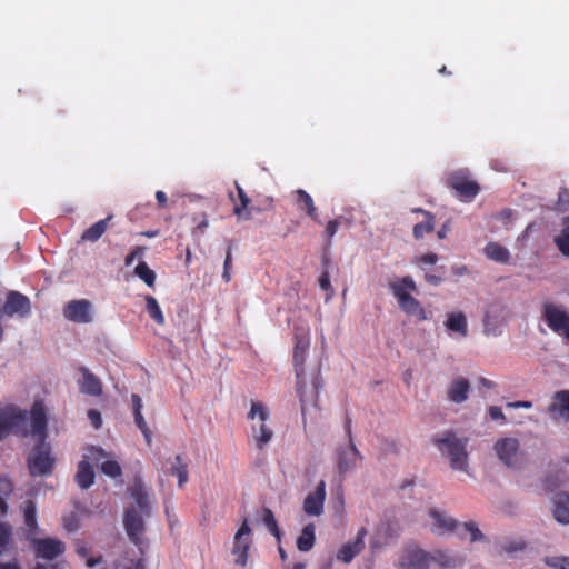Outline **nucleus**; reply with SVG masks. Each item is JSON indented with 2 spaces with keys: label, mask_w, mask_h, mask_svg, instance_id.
Returning <instances> with one entry per match:
<instances>
[{
  "label": "nucleus",
  "mask_w": 569,
  "mask_h": 569,
  "mask_svg": "<svg viewBox=\"0 0 569 569\" xmlns=\"http://www.w3.org/2000/svg\"><path fill=\"white\" fill-rule=\"evenodd\" d=\"M91 308V302L87 299L71 300L66 305L63 316L76 323H88L92 320Z\"/></svg>",
  "instance_id": "obj_13"
},
{
  "label": "nucleus",
  "mask_w": 569,
  "mask_h": 569,
  "mask_svg": "<svg viewBox=\"0 0 569 569\" xmlns=\"http://www.w3.org/2000/svg\"><path fill=\"white\" fill-rule=\"evenodd\" d=\"M131 402H132L133 412L142 410V400L138 395H136V393L131 395Z\"/></svg>",
  "instance_id": "obj_62"
},
{
  "label": "nucleus",
  "mask_w": 569,
  "mask_h": 569,
  "mask_svg": "<svg viewBox=\"0 0 569 569\" xmlns=\"http://www.w3.org/2000/svg\"><path fill=\"white\" fill-rule=\"evenodd\" d=\"M342 222H348V220L345 219L343 217H339L328 221L323 232L328 246L331 244V239L337 233L338 228L341 226Z\"/></svg>",
  "instance_id": "obj_42"
},
{
  "label": "nucleus",
  "mask_w": 569,
  "mask_h": 569,
  "mask_svg": "<svg viewBox=\"0 0 569 569\" xmlns=\"http://www.w3.org/2000/svg\"><path fill=\"white\" fill-rule=\"evenodd\" d=\"M295 203L301 211L306 212L315 222L321 223L319 220L317 208L315 206L312 197L303 189L293 191Z\"/></svg>",
  "instance_id": "obj_23"
},
{
  "label": "nucleus",
  "mask_w": 569,
  "mask_h": 569,
  "mask_svg": "<svg viewBox=\"0 0 569 569\" xmlns=\"http://www.w3.org/2000/svg\"><path fill=\"white\" fill-rule=\"evenodd\" d=\"M430 563V555L419 548L408 550L402 562L403 569H428Z\"/></svg>",
  "instance_id": "obj_22"
},
{
  "label": "nucleus",
  "mask_w": 569,
  "mask_h": 569,
  "mask_svg": "<svg viewBox=\"0 0 569 569\" xmlns=\"http://www.w3.org/2000/svg\"><path fill=\"white\" fill-rule=\"evenodd\" d=\"M79 372L82 375V379L78 382L80 391L88 396H101L102 382L100 379L86 367H80Z\"/></svg>",
  "instance_id": "obj_20"
},
{
  "label": "nucleus",
  "mask_w": 569,
  "mask_h": 569,
  "mask_svg": "<svg viewBox=\"0 0 569 569\" xmlns=\"http://www.w3.org/2000/svg\"><path fill=\"white\" fill-rule=\"evenodd\" d=\"M470 392V383L466 378L455 379L448 388V399L455 403L465 402Z\"/></svg>",
  "instance_id": "obj_24"
},
{
  "label": "nucleus",
  "mask_w": 569,
  "mask_h": 569,
  "mask_svg": "<svg viewBox=\"0 0 569 569\" xmlns=\"http://www.w3.org/2000/svg\"><path fill=\"white\" fill-rule=\"evenodd\" d=\"M1 313L7 317L19 316L26 318L31 313L30 299L19 291H9L1 309Z\"/></svg>",
  "instance_id": "obj_12"
},
{
  "label": "nucleus",
  "mask_w": 569,
  "mask_h": 569,
  "mask_svg": "<svg viewBox=\"0 0 569 569\" xmlns=\"http://www.w3.org/2000/svg\"><path fill=\"white\" fill-rule=\"evenodd\" d=\"M431 560L439 562L443 567H447L451 563L450 557L440 550L436 551L433 555H430V561Z\"/></svg>",
  "instance_id": "obj_55"
},
{
  "label": "nucleus",
  "mask_w": 569,
  "mask_h": 569,
  "mask_svg": "<svg viewBox=\"0 0 569 569\" xmlns=\"http://www.w3.org/2000/svg\"><path fill=\"white\" fill-rule=\"evenodd\" d=\"M488 413H489V417L492 419V420H500L502 423H506L507 422V419H506V416L505 413L502 412L501 408L500 407H497V406H490L488 408Z\"/></svg>",
  "instance_id": "obj_54"
},
{
  "label": "nucleus",
  "mask_w": 569,
  "mask_h": 569,
  "mask_svg": "<svg viewBox=\"0 0 569 569\" xmlns=\"http://www.w3.org/2000/svg\"><path fill=\"white\" fill-rule=\"evenodd\" d=\"M399 308L406 315L415 317L419 321L428 319V313L421 302L412 296L417 291V284L410 276H405L389 283Z\"/></svg>",
  "instance_id": "obj_3"
},
{
  "label": "nucleus",
  "mask_w": 569,
  "mask_h": 569,
  "mask_svg": "<svg viewBox=\"0 0 569 569\" xmlns=\"http://www.w3.org/2000/svg\"><path fill=\"white\" fill-rule=\"evenodd\" d=\"M23 520L26 525V538L32 539L38 535L37 507L33 500H26L22 506Z\"/></svg>",
  "instance_id": "obj_21"
},
{
  "label": "nucleus",
  "mask_w": 569,
  "mask_h": 569,
  "mask_svg": "<svg viewBox=\"0 0 569 569\" xmlns=\"http://www.w3.org/2000/svg\"><path fill=\"white\" fill-rule=\"evenodd\" d=\"M433 442L437 445L441 453L449 458L450 466L453 469L462 471L467 470V438H458L452 431H448L442 438H435Z\"/></svg>",
  "instance_id": "obj_4"
},
{
  "label": "nucleus",
  "mask_w": 569,
  "mask_h": 569,
  "mask_svg": "<svg viewBox=\"0 0 569 569\" xmlns=\"http://www.w3.org/2000/svg\"><path fill=\"white\" fill-rule=\"evenodd\" d=\"M557 208L560 211H567L569 209V189L561 188L558 193Z\"/></svg>",
  "instance_id": "obj_49"
},
{
  "label": "nucleus",
  "mask_w": 569,
  "mask_h": 569,
  "mask_svg": "<svg viewBox=\"0 0 569 569\" xmlns=\"http://www.w3.org/2000/svg\"><path fill=\"white\" fill-rule=\"evenodd\" d=\"M388 540L383 538L380 530H378L370 539L371 552H377L388 545Z\"/></svg>",
  "instance_id": "obj_46"
},
{
  "label": "nucleus",
  "mask_w": 569,
  "mask_h": 569,
  "mask_svg": "<svg viewBox=\"0 0 569 569\" xmlns=\"http://www.w3.org/2000/svg\"><path fill=\"white\" fill-rule=\"evenodd\" d=\"M310 347L308 336H297L293 348V365L297 379V393L299 396L302 413L308 403H317L319 390L322 387L320 368H315L309 383L306 379L305 362Z\"/></svg>",
  "instance_id": "obj_2"
},
{
  "label": "nucleus",
  "mask_w": 569,
  "mask_h": 569,
  "mask_svg": "<svg viewBox=\"0 0 569 569\" xmlns=\"http://www.w3.org/2000/svg\"><path fill=\"white\" fill-rule=\"evenodd\" d=\"M74 479L81 489L90 488L94 482L93 467L87 460H81L78 463Z\"/></svg>",
  "instance_id": "obj_27"
},
{
  "label": "nucleus",
  "mask_w": 569,
  "mask_h": 569,
  "mask_svg": "<svg viewBox=\"0 0 569 569\" xmlns=\"http://www.w3.org/2000/svg\"><path fill=\"white\" fill-rule=\"evenodd\" d=\"M140 511H138L134 507H130L126 510L123 525L126 532L130 540L139 546L141 542V535L144 531V523Z\"/></svg>",
  "instance_id": "obj_14"
},
{
  "label": "nucleus",
  "mask_w": 569,
  "mask_h": 569,
  "mask_svg": "<svg viewBox=\"0 0 569 569\" xmlns=\"http://www.w3.org/2000/svg\"><path fill=\"white\" fill-rule=\"evenodd\" d=\"M133 418H134V422H136L137 427L142 432L147 445L150 446L152 442V432H151L150 428L148 427V425L142 416V412L141 411L133 412Z\"/></svg>",
  "instance_id": "obj_41"
},
{
  "label": "nucleus",
  "mask_w": 569,
  "mask_h": 569,
  "mask_svg": "<svg viewBox=\"0 0 569 569\" xmlns=\"http://www.w3.org/2000/svg\"><path fill=\"white\" fill-rule=\"evenodd\" d=\"M102 561H103L102 556H98V557H88V558L86 559V566H87L88 568H94L96 566H98V565L102 563Z\"/></svg>",
  "instance_id": "obj_63"
},
{
  "label": "nucleus",
  "mask_w": 569,
  "mask_h": 569,
  "mask_svg": "<svg viewBox=\"0 0 569 569\" xmlns=\"http://www.w3.org/2000/svg\"><path fill=\"white\" fill-rule=\"evenodd\" d=\"M100 470L111 478H118L122 475V469L116 460H107L102 462Z\"/></svg>",
  "instance_id": "obj_44"
},
{
  "label": "nucleus",
  "mask_w": 569,
  "mask_h": 569,
  "mask_svg": "<svg viewBox=\"0 0 569 569\" xmlns=\"http://www.w3.org/2000/svg\"><path fill=\"white\" fill-rule=\"evenodd\" d=\"M146 251V248L144 247H141V246H137L134 247L131 252L124 259V264L127 267L131 266L134 261V259L137 258H140L142 257V254L144 253Z\"/></svg>",
  "instance_id": "obj_50"
},
{
  "label": "nucleus",
  "mask_w": 569,
  "mask_h": 569,
  "mask_svg": "<svg viewBox=\"0 0 569 569\" xmlns=\"http://www.w3.org/2000/svg\"><path fill=\"white\" fill-rule=\"evenodd\" d=\"M48 419L42 402L36 401L30 411L13 403L0 405V441L10 433L18 437H43Z\"/></svg>",
  "instance_id": "obj_1"
},
{
  "label": "nucleus",
  "mask_w": 569,
  "mask_h": 569,
  "mask_svg": "<svg viewBox=\"0 0 569 569\" xmlns=\"http://www.w3.org/2000/svg\"><path fill=\"white\" fill-rule=\"evenodd\" d=\"M326 500V482L320 480L315 491L307 495L303 500L302 509L308 516L319 517L323 513Z\"/></svg>",
  "instance_id": "obj_16"
},
{
  "label": "nucleus",
  "mask_w": 569,
  "mask_h": 569,
  "mask_svg": "<svg viewBox=\"0 0 569 569\" xmlns=\"http://www.w3.org/2000/svg\"><path fill=\"white\" fill-rule=\"evenodd\" d=\"M553 516L560 523H569V493H558L553 500Z\"/></svg>",
  "instance_id": "obj_28"
},
{
  "label": "nucleus",
  "mask_w": 569,
  "mask_h": 569,
  "mask_svg": "<svg viewBox=\"0 0 569 569\" xmlns=\"http://www.w3.org/2000/svg\"><path fill=\"white\" fill-rule=\"evenodd\" d=\"M319 286L323 291L327 292V300H329L333 296V288L331 286L330 276L327 270L321 272L319 277Z\"/></svg>",
  "instance_id": "obj_45"
},
{
  "label": "nucleus",
  "mask_w": 569,
  "mask_h": 569,
  "mask_svg": "<svg viewBox=\"0 0 569 569\" xmlns=\"http://www.w3.org/2000/svg\"><path fill=\"white\" fill-rule=\"evenodd\" d=\"M87 416L94 429H99L102 426V418L97 409L88 410Z\"/></svg>",
  "instance_id": "obj_53"
},
{
  "label": "nucleus",
  "mask_w": 569,
  "mask_h": 569,
  "mask_svg": "<svg viewBox=\"0 0 569 569\" xmlns=\"http://www.w3.org/2000/svg\"><path fill=\"white\" fill-rule=\"evenodd\" d=\"M429 517L432 519L431 531L438 536L458 531L460 526L456 519L437 509H430Z\"/></svg>",
  "instance_id": "obj_19"
},
{
  "label": "nucleus",
  "mask_w": 569,
  "mask_h": 569,
  "mask_svg": "<svg viewBox=\"0 0 569 569\" xmlns=\"http://www.w3.org/2000/svg\"><path fill=\"white\" fill-rule=\"evenodd\" d=\"M546 563L552 568L569 569V557H551L546 559Z\"/></svg>",
  "instance_id": "obj_47"
},
{
  "label": "nucleus",
  "mask_w": 569,
  "mask_h": 569,
  "mask_svg": "<svg viewBox=\"0 0 569 569\" xmlns=\"http://www.w3.org/2000/svg\"><path fill=\"white\" fill-rule=\"evenodd\" d=\"M555 243L563 256L569 257V223L562 229L561 234L555 239Z\"/></svg>",
  "instance_id": "obj_43"
},
{
  "label": "nucleus",
  "mask_w": 569,
  "mask_h": 569,
  "mask_svg": "<svg viewBox=\"0 0 569 569\" xmlns=\"http://www.w3.org/2000/svg\"><path fill=\"white\" fill-rule=\"evenodd\" d=\"M445 326L448 330L458 332L461 337L468 335L467 318L461 311L449 313Z\"/></svg>",
  "instance_id": "obj_30"
},
{
  "label": "nucleus",
  "mask_w": 569,
  "mask_h": 569,
  "mask_svg": "<svg viewBox=\"0 0 569 569\" xmlns=\"http://www.w3.org/2000/svg\"><path fill=\"white\" fill-rule=\"evenodd\" d=\"M12 491V482L8 478L0 476V492L3 493L4 496H9Z\"/></svg>",
  "instance_id": "obj_57"
},
{
  "label": "nucleus",
  "mask_w": 569,
  "mask_h": 569,
  "mask_svg": "<svg viewBox=\"0 0 569 569\" xmlns=\"http://www.w3.org/2000/svg\"><path fill=\"white\" fill-rule=\"evenodd\" d=\"M542 318L548 327L557 333H563L569 340V315L552 303H545Z\"/></svg>",
  "instance_id": "obj_11"
},
{
  "label": "nucleus",
  "mask_w": 569,
  "mask_h": 569,
  "mask_svg": "<svg viewBox=\"0 0 569 569\" xmlns=\"http://www.w3.org/2000/svg\"><path fill=\"white\" fill-rule=\"evenodd\" d=\"M263 522L267 529L270 531V533L273 535L278 541H280L281 531L272 510L269 508L263 509Z\"/></svg>",
  "instance_id": "obj_40"
},
{
  "label": "nucleus",
  "mask_w": 569,
  "mask_h": 569,
  "mask_svg": "<svg viewBox=\"0 0 569 569\" xmlns=\"http://www.w3.org/2000/svg\"><path fill=\"white\" fill-rule=\"evenodd\" d=\"M76 552L80 558L87 559L89 557V548L82 541L76 542Z\"/></svg>",
  "instance_id": "obj_59"
},
{
  "label": "nucleus",
  "mask_w": 569,
  "mask_h": 569,
  "mask_svg": "<svg viewBox=\"0 0 569 569\" xmlns=\"http://www.w3.org/2000/svg\"><path fill=\"white\" fill-rule=\"evenodd\" d=\"M367 533V529L361 527L353 541H349L341 546L337 552V559L343 563H350L353 558L365 549V538Z\"/></svg>",
  "instance_id": "obj_18"
},
{
  "label": "nucleus",
  "mask_w": 569,
  "mask_h": 569,
  "mask_svg": "<svg viewBox=\"0 0 569 569\" xmlns=\"http://www.w3.org/2000/svg\"><path fill=\"white\" fill-rule=\"evenodd\" d=\"M0 569H21L17 560L3 562L0 561Z\"/></svg>",
  "instance_id": "obj_64"
},
{
  "label": "nucleus",
  "mask_w": 569,
  "mask_h": 569,
  "mask_svg": "<svg viewBox=\"0 0 569 569\" xmlns=\"http://www.w3.org/2000/svg\"><path fill=\"white\" fill-rule=\"evenodd\" d=\"M88 452L89 453L86 457L93 459V460H98L100 457L106 456V452L101 448H98L94 446H91L90 448H88Z\"/></svg>",
  "instance_id": "obj_58"
},
{
  "label": "nucleus",
  "mask_w": 569,
  "mask_h": 569,
  "mask_svg": "<svg viewBox=\"0 0 569 569\" xmlns=\"http://www.w3.org/2000/svg\"><path fill=\"white\" fill-rule=\"evenodd\" d=\"M46 436L36 437L38 443L32 448L28 458V468L32 477L49 476L52 473L56 459L51 456V448L46 443Z\"/></svg>",
  "instance_id": "obj_5"
},
{
  "label": "nucleus",
  "mask_w": 569,
  "mask_h": 569,
  "mask_svg": "<svg viewBox=\"0 0 569 569\" xmlns=\"http://www.w3.org/2000/svg\"><path fill=\"white\" fill-rule=\"evenodd\" d=\"M553 400L555 401L548 408V412L550 415L557 412L569 420V390L557 391L553 396Z\"/></svg>",
  "instance_id": "obj_26"
},
{
  "label": "nucleus",
  "mask_w": 569,
  "mask_h": 569,
  "mask_svg": "<svg viewBox=\"0 0 569 569\" xmlns=\"http://www.w3.org/2000/svg\"><path fill=\"white\" fill-rule=\"evenodd\" d=\"M236 189L238 193V198L240 203H234L233 213L238 217V219L248 220L251 218V212L248 210V207L251 202L250 198L247 196L244 190L236 182Z\"/></svg>",
  "instance_id": "obj_32"
},
{
  "label": "nucleus",
  "mask_w": 569,
  "mask_h": 569,
  "mask_svg": "<svg viewBox=\"0 0 569 569\" xmlns=\"http://www.w3.org/2000/svg\"><path fill=\"white\" fill-rule=\"evenodd\" d=\"M485 252L489 259L496 262L506 263L510 259L509 250L497 242H489L485 248Z\"/></svg>",
  "instance_id": "obj_33"
},
{
  "label": "nucleus",
  "mask_w": 569,
  "mask_h": 569,
  "mask_svg": "<svg viewBox=\"0 0 569 569\" xmlns=\"http://www.w3.org/2000/svg\"><path fill=\"white\" fill-rule=\"evenodd\" d=\"M146 300V310L149 317L158 325L164 323V316L162 310L157 301V299L152 296L147 295L144 297Z\"/></svg>",
  "instance_id": "obj_36"
},
{
  "label": "nucleus",
  "mask_w": 569,
  "mask_h": 569,
  "mask_svg": "<svg viewBox=\"0 0 569 569\" xmlns=\"http://www.w3.org/2000/svg\"><path fill=\"white\" fill-rule=\"evenodd\" d=\"M174 461L176 462L171 467L170 472L172 476L178 478V485L181 488L189 479L188 466L182 461V457L180 455L176 456Z\"/></svg>",
  "instance_id": "obj_37"
},
{
  "label": "nucleus",
  "mask_w": 569,
  "mask_h": 569,
  "mask_svg": "<svg viewBox=\"0 0 569 569\" xmlns=\"http://www.w3.org/2000/svg\"><path fill=\"white\" fill-rule=\"evenodd\" d=\"M134 274L139 277L148 287H153L156 283V272L149 268L147 262L140 261L134 268Z\"/></svg>",
  "instance_id": "obj_39"
},
{
  "label": "nucleus",
  "mask_w": 569,
  "mask_h": 569,
  "mask_svg": "<svg viewBox=\"0 0 569 569\" xmlns=\"http://www.w3.org/2000/svg\"><path fill=\"white\" fill-rule=\"evenodd\" d=\"M380 532L388 542L398 538V530L391 523H388Z\"/></svg>",
  "instance_id": "obj_56"
},
{
  "label": "nucleus",
  "mask_w": 569,
  "mask_h": 569,
  "mask_svg": "<svg viewBox=\"0 0 569 569\" xmlns=\"http://www.w3.org/2000/svg\"><path fill=\"white\" fill-rule=\"evenodd\" d=\"M130 495L134 502L137 503L138 511L141 513L149 516L150 507H149V498L148 492L141 480H136L133 486L131 487Z\"/></svg>",
  "instance_id": "obj_25"
},
{
  "label": "nucleus",
  "mask_w": 569,
  "mask_h": 569,
  "mask_svg": "<svg viewBox=\"0 0 569 569\" xmlns=\"http://www.w3.org/2000/svg\"><path fill=\"white\" fill-rule=\"evenodd\" d=\"M268 409L260 402H252L250 411L248 413V419L253 420L256 418L259 419V426L252 425L251 429L257 441V446L259 449H263L266 445H268L273 438V431L270 427L267 426V420L269 419Z\"/></svg>",
  "instance_id": "obj_8"
},
{
  "label": "nucleus",
  "mask_w": 569,
  "mask_h": 569,
  "mask_svg": "<svg viewBox=\"0 0 569 569\" xmlns=\"http://www.w3.org/2000/svg\"><path fill=\"white\" fill-rule=\"evenodd\" d=\"M435 229V216L431 212H425V221L416 223L413 227V237L421 239L426 233L432 232Z\"/></svg>",
  "instance_id": "obj_38"
},
{
  "label": "nucleus",
  "mask_w": 569,
  "mask_h": 569,
  "mask_svg": "<svg viewBox=\"0 0 569 569\" xmlns=\"http://www.w3.org/2000/svg\"><path fill=\"white\" fill-rule=\"evenodd\" d=\"M117 569H144L142 559L129 560V563L123 565L120 560L116 561Z\"/></svg>",
  "instance_id": "obj_51"
},
{
  "label": "nucleus",
  "mask_w": 569,
  "mask_h": 569,
  "mask_svg": "<svg viewBox=\"0 0 569 569\" xmlns=\"http://www.w3.org/2000/svg\"><path fill=\"white\" fill-rule=\"evenodd\" d=\"M499 459L508 467L518 465L519 441L516 438H501L495 443Z\"/></svg>",
  "instance_id": "obj_17"
},
{
  "label": "nucleus",
  "mask_w": 569,
  "mask_h": 569,
  "mask_svg": "<svg viewBox=\"0 0 569 569\" xmlns=\"http://www.w3.org/2000/svg\"><path fill=\"white\" fill-rule=\"evenodd\" d=\"M467 532L470 535L471 542L486 540L485 535L481 532V530L478 528V526L475 521H467V522L460 523V526L458 528V532H457L459 538L463 539L465 533H467Z\"/></svg>",
  "instance_id": "obj_35"
},
{
  "label": "nucleus",
  "mask_w": 569,
  "mask_h": 569,
  "mask_svg": "<svg viewBox=\"0 0 569 569\" xmlns=\"http://www.w3.org/2000/svg\"><path fill=\"white\" fill-rule=\"evenodd\" d=\"M34 551L36 558L53 560L64 553L66 545L58 538H36L28 539Z\"/></svg>",
  "instance_id": "obj_10"
},
{
  "label": "nucleus",
  "mask_w": 569,
  "mask_h": 569,
  "mask_svg": "<svg viewBox=\"0 0 569 569\" xmlns=\"http://www.w3.org/2000/svg\"><path fill=\"white\" fill-rule=\"evenodd\" d=\"M447 186L456 192L459 199L465 201L473 200L480 191V186L470 178L467 170H457L449 173Z\"/></svg>",
  "instance_id": "obj_7"
},
{
  "label": "nucleus",
  "mask_w": 569,
  "mask_h": 569,
  "mask_svg": "<svg viewBox=\"0 0 569 569\" xmlns=\"http://www.w3.org/2000/svg\"><path fill=\"white\" fill-rule=\"evenodd\" d=\"M523 548H525V543L521 542V541H519V542H510V543L503 546V551L507 552V553H512V552L522 550Z\"/></svg>",
  "instance_id": "obj_61"
},
{
  "label": "nucleus",
  "mask_w": 569,
  "mask_h": 569,
  "mask_svg": "<svg viewBox=\"0 0 569 569\" xmlns=\"http://www.w3.org/2000/svg\"><path fill=\"white\" fill-rule=\"evenodd\" d=\"M345 431L348 437V446L346 448L340 447L336 451L337 467L340 475H345L356 468L357 462L362 459V456L353 442L351 418L349 416H346Z\"/></svg>",
  "instance_id": "obj_6"
},
{
  "label": "nucleus",
  "mask_w": 569,
  "mask_h": 569,
  "mask_svg": "<svg viewBox=\"0 0 569 569\" xmlns=\"http://www.w3.org/2000/svg\"><path fill=\"white\" fill-rule=\"evenodd\" d=\"M63 527L67 531L73 532L79 528V521L74 513H71L69 517L63 519Z\"/></svg>",
  "instance_id": "obj_52"
},
{
  "label": "nucleus",
  "mask_w": 569,
  "mask_h": 569,
  "mask_svg": "<svg viewBox=\"0 0 569 569\" xmlns=\"http://www.w3.org/2000/svg\"><path fill=\"white\" fill-rule=\"evenodd\" d=\"M251 528L247 520L242 522L234 536L232 553L236 556V565L244 567L248 561V551L250 548V540L243 539V536H249Z\"/></svg>",
  "instance_id": "obj_15"
},
{
  "label": "nucleus",
  "mask_w": 569,
  "mask_h": 569,
  "mask_svg": "<svg viewBox=\"0 0 569 569\" xmlns=\"http://www.w3.org/2000/svg\"><path fill=\"white\" fill-rule=\"evenodd\" d=\"M438 261V256L433 252L426 253L419 258L421 264H435Z\"/></svg>",
  "instance_id": "obj_60"
},
{
  "label": "nucleus",
  "mask_w": 569,
  "mask_h": 569,
  "mask_svg": "<svg viewBox=\"0 0 569 569\" xmlns=\"http://www.w3.org/2000/svg\"><path fill=\"white\" fill-rule=\"evenodd\" d=\"M507 320L508 310L503 303L499 301L489 303L483 315V333L488 337L501 335L503 327L507 325Z\"/></svg>",
  "instance_id": "obj_9"
},
{
  "label": "nucleus",
  "mask_w": 569,
  "mask_h": 569,
  "mask_svg": "<svg viewBox=\"0 0 569 569\" xmlns=\"http://www.w3.org/2000/svg\"><path fill=\"white\" fill-rule=\"evenodd\" d=\"M231 263H232V248H231V246H229L227 249V252H226V259H224V263H223V273H222V278L226 282H229L231 280V273H230Z\"/></svg>",
  "instance_id": "obj_48"
},
{
  "label": "nucleus",
  "mask_w": 569,
  "mask_h": 569,
  "mask_svg": "<svg viewBox=\"0 0 569 569\" xmlns=\"http://www.w3.org/2000/svg\"><path fill=\"white\" fill-rule=\"evenodd\" d=\"M113 218L112 214H109L107 218L97 221L87 230L83 231L81 239L88 242L98 241L102 234L107 231L110 220Z\"/></svg>",
  "instance_id": "obj_29"
},
{
  "label": "nucleus",
  "mask_w": 569,
  "mask_h": 569,
  "mask_svg": "<svg viewBox=\"0 0 569 569\" xmlns=\"http://www.w3.org/2000/svg\"><path fill=\"white\" fill-rule=\"evenodd\" d=\"M315 530L316 528L313 523H308L302 528L301 533L297 539L298 550L301 552H308L312 549L316 540Z\"/></svg>",
  "instance_id": "obj_31"
},
{
  "label": "nucleus",
  "mask_w": 569,
  "mask_h": 569,
  "mask_svg": "<svg viewBox=\"0 0 569 569\" xmlns=\"http://www.w3.org/2000/svg\"><path fill=\"white\" fill-rule=\"evenodd\" d=\"M13 549V532L9 523L0 521V557Z\"/></svg>",
  "instance_id": "obj_34"
}]
</instances>
